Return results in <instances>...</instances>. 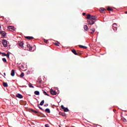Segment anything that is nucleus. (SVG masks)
I'll return each instance as SVG.
<instances>
[{
  "mask_svg": "<svg viewBox=\"0 0 127 127\" xmlns=\"http://www.w3.org/2000/svg\"><path fill=\"white\" fill-rule=\"evenodd\" d=\"M125 13L127 14V11L126 12H125Z\"/></svg>",
  "mask_w": 127,
  "mask_h": 127,
  "instance_id": "nucleus-43",
  "label": "nucleus"
},
{
  "mask_svg": "<svg viewBox=\"0 0 127 127\" xmlns=\"http://www.w3.org/2000/svg\"><path fill=\"white\" fill-rule=\"evenodd\" d=\"M107 10H109V11H114V9H113L110 7H108L107 8Z\"/></svg>",
  "mask_w": 127,
  "mask_h": 127,
  "instance_id": "nucleus-20",
  "label": "nucleus"
},
{
  "mask_svg": "<svg viewBox=\"0 0 127 127\" xmlns=\"http://www.w3.org/2000/svg\"><path fill=\"white\" fill-rule=\"evenodd\" d=\"M29 86L30 87V88H34L33 86L31 85V83H30V84H29Z\"/></svg>",
  "mask_w": 127,
  "mask_h": 127,
  "instance_id": "nucleus-31",
  "label": "nucleus"
},
{
  "mask_svg": "<svg viewBox=\"0 0 127 127\" xmlns=\"http://www.w3.org/2000/svg\"><path fill=\"white\" fill-rule=\"evenodd\" d=\"M9 54H10V53H7V54H4V56H6L7 58H9Z\"/></svg>",
  "mask_w": 127,
  "mask_h": 127,
  "instance_id": "nucleus-25",
  "label": "nucleus"
},
{
  "mask_svg": "<svg viewBox=\"0 0 127 127\" xmlns=\"http://www.w3.org/2000/svg\"><path fill=\"white\" fill-rule=\"evenodd\" d=\"M71 52L74 54V55H78V53H77V52L76 51V50L73 49L71 50Z\"/></svg>",
  "mask_w": 127,
  "mask_h": 127,
  "instance_id": "nucleus-14",
  "label": "nucleus"
},
{
  "mask_svg": "<svg viewBox=\"0 0 127 127\" xmlns=\"http://www.w3.org/2000/svg\"><path fill=\"white\" fill-rule=\"evenodd\" d=\"M35 95H36L37 96H38L40 94L39 91H35L34 92Z\"/></svg>",
  "mask_w": 127,
  "mask_h": 127,
  "instance_id": "nucleus-22",
  "label": "nucleus"
},
{
  "mask_svg": "<svg viewBox=\"0 0 127 127\" xmlns=\"http://www.w3.org/2000/svg\"><path fill=\"white\" fill-rule=\"evenodd\" d=\"M61 108H62V109L64 110V112H69V109H68V108H67L64 107V106L63 105H62L61 106Z\"/></svg>",
  "mask_w": 127,
  "mask_h": 127,
  "instance_id": "nucleus-6",
  "label": "nucleus"
},
{
  "mask_svg": "<svg viewBox=\"0 0 127 127\" xmlns=\"http://www.w3.org/2000/svg\"><path fill=\"white\" fill-rule=\"evenodd\" d=\"M16 97L17 98H19V99H22V98H23V96H22V95L19 94V93H18L16 95Z\"/></svg>",
  "mask_w": 127,
  "mask_h": 127,
  "instance_id": "nucleus-9",
  "label": "nucleus"
},
{
  "mask_svg": "<svg viewBox=\"0 0 127 127\" xmlns=\"http://www.w3.org/2000/svg\"><path fill=\"white\" fill-rule=\"evenodd\" d=\"M27 47H28V48H29V50H32V47H31V46H30V45L27 44Z\"/></svg>",
  "mask_w": 127,
  "mask_h": 127,
  "instance_id": "nucleus-18",
  "label": "nucleus"
},
{
  "mask_svg": "<svg viewBox=\"0 0 127 127\" xmlns=\"http://www.w3.org/2000/svg\"><path fill=\"white\" fill-rule=\"evenodd\" d=\"M105 10H106V9H105L104 8H100L99 9V11H100L102 13H104V12H105Z\"/></svg>",
  "mask_w": 127,
  "mask_h": 127,
  "instance_id": "nucleus-12",
  "label": "nucleus"
},
{
  "mask_svg": "<svg viewBox=\"0 0 127 127\" xmlns=\"http://www.w3.org/2000/svg\"><path fill=\"white\" fill-rule=\"evenodd\" d=\"M62 116H63V117H65V113H62Z\"/></svg>",
  "mask_w": 127,
  "mask_h": 127,
  "instance_id": "nucleus-36",
  "label": "nucleus"
},
{
  "mask_svg": "<svg viewBox=\"0 0 127 127\" xmlns=\"http://www.w3.org/2000/svg\"><path fill=\"white\" fill-rule=\"evenodd\" d=\"M45 112L46 113H48V114H50V109H49V108H47L45 110Z\"/></svg>",
  "mask_w": 127,
  "mask_h": 127,
  "instance_id": "nucleus-19",
  "label": "nucleus"
},
{
  "mask_svg": "<svg viewBox=\"0 0 127 127\" xmlns=\"http://www.w3.org/2000/svg\"><path fill=\"white\" fill-rule=\"evenodd\" d=\"M0 34L2 35V36H5L6 35V33L3 31H0Z\"/></svg>",
  "mask_w": 127,
  "mask_h": 127,
  "instance_id": "nucleus-7",
  "label": "nucleus"
},
{
  "mask_svg": "<svg viewBox=\"0 0 127 127\" xmlns=\"http://www.w3.org/2000/svg\"><path fill=\"white\" fill-rule=\"evenodd\" d=\"M86 18H87V19H91V15H90V14H88L87 15Z\"/></svg>",
  "mask_w": 127,
  "mask_h": 127,
  "instance_id": "nucleus-24",
  "label": "nucleus"
},
{
  "mask_svg": "<svg viewBox=\"0 0 127 127\" xmlns=\"http://www.w3.org/2000/svg\"><path fill=\"white\" fill-rule=\"evenodd\" d=\"M45 127H49V125H48V124H46V125H45Z\"/></svg>",
  "mask_w": 127,
  "mask_h": 127,
  "instance_id": "nucleus-35",
  "label": "nucleus"
},
{
  "mask_svg": "<svg viewBox=\"0 0 127 127\" xmlns=\"http://www.w3.org/2000/svg\"><path fill=\"white\" fill-rule=\"evenodd\" d=\"M44 42H45V43H48V40H45V39H44Z\"/></svg>",
  "mask_w": 127,
  "mask_h": 127,
  "instance_id": "nucleus-32",
  "label": "nucleus"
},
{
  "mask_svg": "<svg viewBox=\"0 0 127 127\" xmlns=\"http://www.w3.org/2000/svg\"><path fill=\"white\" fill-rule=\"evenodd\" d=\"M78 46L80 48H83V49H87V48H88L86 46H84L81 45H79Z\"/></svg>",
  "mask_w": 127,
  "mask_h": 127,
  "instance_id": "nucleus-13",
  "label": "nucleus"
},
{
  "mask_svg": "<svg viewBox=\"0 0 127 127\" xmlns=\"http://www.w3.org/2000/svg\"><path fill=\"white\" fill-rule=\"evenodd\" d=\"M82 15H86V13L83 12V13H82Z\"/></svg>",
  "mask_w": 127,
  "mask_h": 127,
  "instance_id": "nucleus-38",
  "label": "nucleus"
},
{
  "mask_svg": "<svg viewBox=\"0 0 127 127\" xmlns=\"http://www.w3.org/2000/svg\"><path fill=\"white\" fill-rule=\"evenodd\" d=\"M2 56H4V54H6L5 53H2Z\"/></svg>",
  "mask_w": 127,
  "mask_h": 127,
  "instance_id": "nucleus-39",
  "label": "nucleus"
},
{
  "mask_svg": "<svg viewBox=\"0 0 127 127\" xmlns=\"http://www.w3.org/2000/svg\"><path fill=\"white\" fill-rule=\"evenodd\" d=\"M3 74H4V76H6V74H5V72H4Z\"/></svg>",
  "mask_w": 127,
  "mask_h": 127,
  "instance_id": "nucleus-42",
  "label": "nucleus"
},
{
  "mask_svg": "<svg viewBox=\"0 0 127 127\" xmlns=\"http://www.w3.org/2000/svg\"><path fill=\"white\" fill-rule=\"evenodd\" d=\"M3 86L4 87H8V85H7V83H6V82H3Z\"/></svg>",
  "mask_w": 127,
  "mask_h": 127,
  "instance_id": "nucleus-23",
  "label": "nucleus"
},
{
  "mask_svg": "<svg viewBox=\"0 0 127 127\" xmlns=\"http://www.w3.org/2000/svg\"><path fill=\"white\" fill-rule=\"evenodd\" d=\"M90 30L91 31H92L90 32V33L93 34L95 32V31L96 30V29H95V28H94L92 26H90Z\"/></svg>",
  "mask_w": 127,
  "mask_h": 127,
  "instance_id": "nucleus-8",
  "label": "nucleus"
},
{
  "mask_svg": "<svg viewBox=\"0 0 127 127\" xmlns=\"http://www.w3.org/2000/svg\"><path fill=\"white\" fill-rule=\"evenodd\" d=\"M88 26L87 25H84V29L85 30V31H87L88 30Z\"/></svg>",
  "mask_w": 127,
  "mask_h": 127,
  "instance_id": "nucleus-21",
  "label": "nucleus"
},
{
  "mask_svg": "<svg viewBox=\"0 0 127 127\" xmlns=\"http://www.w3.org/2000/svg\"><path fill=\"white\" fill-rule=\"evenodd\" d=\"M0 28H1V26L0 25Z\"/></svg>",
  "mask_w": 127,
  "mask_h": 127,
  "instance_id": "nucleus-44",
  "label": "nucleus"
},
{
  "mask_svg": "<svg viewBox=\"0 0 127 127\" xmlns=\"http://www.w3.org/2000/svg\"><path fill=\"white\" fill-rule=\"evenodd\" d=\"M38 107L40 109V110H41L42 111H43V109H42V108L40 107L39 104L38 105Z\"/></svg>",
  "mask_w": 127,
  "mask_h": 127,
  "instance_id": "nucleus-34",
  "label": "nucleus"
},
{
  "mask_svg": "<svg viewBox=\"0 0 127 127\" xmlns=\"http://www.w3.org/2000/svg\"><path fill=\"white\" fill-rule=\"evenodd\" d=\"M112 27L114 31H117V29H118V25H117V23H114L113 24Z\"/></svg>",
  "mask_w": 127,
  "mask_h": 127,
  "instance_id": "nucleus-2",
  "label": "nucleus"
},
{
  "mask_svg": "<svg viewBox=\"0 0 127 127\" xmlns=\"http://www.w3.org/2000/svg\"><path fill=\"white\" fill-rule=\"evenodd\" d=\"M87 22L88 24H90V25H93V24L95 23V21H93V20L90 19L89 20H87Z\"/></svg>",
  "mask_w": 127,
  "mask_h": 127,
  "instance_id": "nucleus-4",
  "label": "nucleus"
},
{
  "mask_svg": "<svg viewBox=\"0 0 127 127\" xmlns=\"http://www.w3.org/2000/svg\"><path fill=\"white\" fill-rule=\"evenodd\" d=\"M50 93L52 95H57V92H56V91L53 89L50 90Z\"/></svg>",
  "mask_w": 127,
  "mask_h": 127,
  "instance_id": "nucleus-5",
  "label": "nucleus"
},
{
  "mask_svg": "<svg viewBox=\"0 0 127 127\" xmlns=\"http://www.w3.org/2000/svg\"><path fill=\"white\" fill-rule=\"evenodd\" d=\"M44 104V100H43L41 102V103H40V106H43V105Z\"/></svg>",
  "mask_w": 127,
  "mask_h": 127,
  "instance_id": "nucleus-26",
  "label": "nucleus"
},
{
  "mask_svg": "<svg viewBox=\"0 0 127 127\" xmlns=\"http://www.w3.org/2000/svg\"><path fill=\"white\" fill-rule=\"evenodd\" d=\"M2 61H3V62H6V59L5 58H3Z\"/></svg>",
  "mask_w": 127,
  "mask_h": 127,
  "instance_id": "nucleus-33",
  "label": "nucleus"
},
{
  "mask_svg": "<svg viewBox=\"0 0 127 127\" xmlns=\"http://www.w3.org/2000/svg\"><path fill=\"white\" fill-rule=\"evenodd\" d=\"M77 53H78V54L79 55H81V53H80V52H77Z\"/></svg>",
  "mask_w": 127,
  "mask_h": 127,
  "instance_id": "nucleus-40",
  "label": "nucleus"
},
{
  "mask_svg": "<svg viewBox=\"0 0 127 127\" xmlns=\"http://www.w3.org/2000/svg\"><path fill=\"white\" fill-rule=\"evenodd\" d=\"M37 82L39 84H41L42 83V80H38Z\"/></svg>",
  "mask_w": 127,
  "mask_h": 127,
  "instance_id": "nucleus-30",
  "label": "nucleus"
},
{
  "mask_svg": "<svg viewBox=\"0 0 127 127\" xmlns=\"http://www.w3.org/2000/svg\"><path fill=\"white\" fill-rule=\"evenodd\" d=\"M96 18H97V17L96 16L91 15L90 16V19L92 20H96Z\"/></svg>",
  "mask_w": 127,
  "mask_h": 127,
  "instance_id": "nucleus-11",
  "label": "nucleus"
},
{
  "mask_svg": "<svg viewBox=\"0 0 127 127\" xmlns=\"http://www.w3.org/2000/svg\"><path fill=\"white\" fill-rule=\"evenodd\" d=\"M0 75H1V73H0Z\"/></svg>",
  "mask_w": 127,
  "mask_h": 127,
  "instance_id": "nucleus-45",
  "label": "nucleus"
},
{
  "mask_svg": "<svg viewBox=\"0 0 127 127\" xmlns=\"http://www.w3.org/2000/svg\"><path fill=\"white\" fill-rule=\"evenodd\" d=\"M48 104H46L44 105V107H48Z\"/></svg>",
  "mask_w": 127,
  "mask_h": 127,
  "instance_id": "nucleus-41",
  "label": "nucleus"
},
{
  "mask_svg": "<svg viewBox=\"0 0 127 127\" xmlns=\"http://www.w3.org/2000/svg\"><path fill=\"white\" fill-rule=\"evenodd\" d=\"M20 76L21 78H22V77H24V73L22 72Z\"/></svg>",
  "mask_w": 127,
  "mask_h": 127,
  "instance_id": "nucleus-27",
  "label": "nucleus"
},
{
  "mask_svg": "<svg viewBox=\"0 0 127 127\" xmlns=\"http://www.w3.org/2000/svg\"><path fill=\"white\" fill-rule=\"evenodd\" d=\"M2 44L3 45L4 47H7V41L6 40H2Z\"/></svg>",
  "mask_w": 127,
  "mask_h": 127,
  "instance_id": "nucleus-1",
  "label": "nucleus"
},
{
  "mask_svg": "<svg viewBox=\"0 0 127 127\" xmlns=\"http://www.w3.org/2000/svg\"><path fill=\"white\" fill-rule=\"evenodd\" d=\"M18 45L21 48H23V49L25 48V47H24V43H23V42H19Z\"/></svg>",
  "mask_w": 127,
  "mask_h": 127,
  "instance_id": "nucleus-3",
  "label": "nucleus"
},
{
  "mask_svg": "<svg viewBox=\"0 0 127 127\" xmlns=\"http://www.w3.org/2000/svg\"><path fill=\"white\" fill-rule=\"evenodd\" d=\"M44 94H45V95H46V96H48V97H49V94L46 93V91H44Z\"/></svg>",
  "mask_w": 127,
  "mask_h": 127,
  "instance_id": "nucleus-29",
  "label": "nucleus"
},
{
  "mask_svg": "<svg viewBox=\"0 0 127 127\" xmlns=\"http://www.w3.org/2000/svg\"><path fill=\"white\" fill-rule=\"evenodd\" d=\"M30 112H32V113H35V114H38V112L35 110H33L32 109H30Z\"/></svg>",
  "mask_w": 127,
  "mask_h": 127,
  "instance_id": "nucleus-17",
  "label": "nucleus"
},
{
  "mask_svg": "<svg viewBox=\"0 0 127 127\" xmlns=\"http://www.w3.org/2000/svg\"><path fill=\"white\" fill-rule=\"evenodd\" d=\"M59 44H60V43H59V42L55 43V45H56V46H59Z\"/></svg>",
  "mask_w": 127,
  "mask_h": 127,
  "instance_id": "nucleus-28",
  "label": "nucleus"
},
{
  "mask_svg": "<svg viewBox=\"0 0 127 127\" xmlns=\"http://www.w3.org/2000/svg\"><path fill=\"white\" fill-rule=\"evenodd\" d=\"M8 28L9 30H10V31H12V30H14V27L13 26H9L8 27Z\"/></svg>",
  "mask_w": 127,
  "mask_h": 127,
  "instance_id": "nucleus-10",
  "label": "nucleus"
},
{
  "mask_svg": "<svg viewBox=\"0 0 127 127\" xmlns=\"http://www.w3.org/2000/svg\"><path fill=\"white\" fill-rule=\"evenodd\" d=\"M15 74V72L14 71V69H12L11 70V76L13 77L14 76Z\"/></svg>",
  "mask_w": 127,
  "mask_h": 127,
  "instance_id": "nucleus-16",
  "label": "nucleus"
},
{
  "mask_svg": "<svg viewBox=\"0 0 127 127\" xmlns=\"http://www.w3.org/2000/svg\"><path fill=\"white\" fill-rule=\"evenodd\" d=\"M25 38H26V39H28L29 40H31V39H34V38H33V37L26 36Z\"/></svg>",
  "mask_w": 127,
  "mask_h": 127,
  "instance_id": "nucleus-15",
  "label": "nucleus"
},
{
  "mask_svg": "<svg viewBox=\"0 0 127 127\" xmlns=\"http://www.w3.org/2000/svg\"><path fill=\"white\" fill-rule=\"evenodd\" d=\"M123 121L126 123V122H127V119H124L123 120Z\"/></svg>",
  "mask_w": 127,
  "mask_h": 127,
  "instance_id": "nucleus-37",
  "label": "nucleus"
}]
</instances>
